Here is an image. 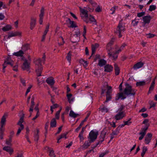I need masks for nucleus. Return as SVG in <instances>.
Instances as JSON below:
<instances>
[{
	"label": "nucleus",
	"mask_w": 157,
	"mask_h": 157,
	"mask_svg": "<svg viewBox=\"0 0 157 157\" xmlns=\"http://www.w3.org/2000/svg\"><path fill=\"white\" fill-rule=\"evenodd\" d=\"M3 149L4 150L8 152L10 154H11L13 151V149L9 146H5L3 147Z\"/></svg>",
	"instance_id": "nucleus-18"
},
{
	"label": "nucleus",
	"mask_w": 157,
	"mask_h": 157,
	"mask_svg": "<svg viewBox=\"0 0 157 157\" xmlns=\"http://www.w3.org/2000/svg\"><path fill=\"white\" fill-rule=\"evenodd\" d=\"M67 22H68L71 25L69 27L70 28H75L77 27L76 24L75 23V22L73 21H71L70 18H68L67 20Z\"/></svg>",
	"instance_id": "nucleus-21"
},
{
	"label": "nucleus",
	"mask_w": 157,
	"mask_h": 157,
	"mask_svg": "<svg viewBox=\"0 0 157 157\" xmlns=\"http://www.w3.org/2000/svg\"><path fill=\"white\" fill-rule=\"evenodd\" d=\"M36 24V19L33 17L31 18L30 28L32 30Z\"/></svg>",
	"instance_id": "nucleus-14"
},
{
	"label": "nucleus",
	"mask_w": 157,
	"mask_h": 157,
	"mask_svg": "<svg viewBox=\"0 0 157 157\" xmlns=\"http://www.w3.org/2000/svg\"><path fill=\"white\" fill-rule=\"evenodd\" d=\"M86 26L84 25L83 26V36L84 38L85 39H86Z\"/></svg>",
	"instance_id": "nucleus-48"
},
{
	"label": "nucleus",
	"mask_w": 157,
	"mask_h": 157,
	"mask_svg": "<svg viewBox=\"0 0 157 157\" xmlns=\"http://www.w3.org/2000/svg\"><path fill=\"white\" fill-rule=\"evenodd\" d=\"M56 122L55 118H53L50 122V127L52 128L56 127Z\"/></svg>",
	"instance_id": "nucleus-26"
},
{
	"label": "nucleus",
	"mask_w": 157,
	"mask_h": 157,
	"mask_svg": "<svg viewBox=\"0 0 157 157\" xmlns=\"http://www.w3.org/2000/svg\"><path fill=\"white\" fill-rule=\"evenodd\" d=\"M125 87L124 90L123 92L124 94L127 96L129 95H134L136 92L134 89H132V86L128 83H126Z\"/></svg>",
	"instance_id": "nucleus-1"
},
{
	"label": "nucleus",
	"mask_w": 157,
	"mask_h": 157,
	"mask_svg": "<svg viewBox=\"0 0 157 157\" xmlns=\"http://www.w3.org/2000/svg\"><path fill=\"white\" fill-rule=\"evenodd\" d=\"M44 13V8L42 7L40 10V13L39 15L40 18H43Z\"/></svg>",
	"instance_id": "nucleus-40"
},
{
	"label": "nucleus",
	"mask_w": 157,
	"mask_h": 157,
	"mask_svg": "<svg viewBox=\"0 0 157 157\" xmlns=\"http://www.w3.org/2000/svg\"><path fill=\"white\" fill-rule=\"evenodd\" d=\"M114 68L115 75H119L120 73V69L117 64L116 63L114 64Z\"/></svg>",
	"instance_id": "nucleus-24"
},
{
	"label": "nucleus",
	"mask_w": 157,
	"mask_h": 157,
	"mask_svg": "<svg viewBox=\"0 0 157 157\" xmlns=\"http://www.w3.org/2000/svg\"><path fill=\"white\" fill-rule=\"evenodd\" d=\"M79 115L78 114L75 113L72 110H71L70 112L69 115L72 117L75 118Z\"/></svg>",
	"instance_id": "nucleus-28"
},
{
	"label": "nucleus",
	"mask_w": 157,
	"mask_h": 157,
	"mask_svg": "<svg viewBox=\"0 0 157 157\" xmlns=\"http://www.w3.org/2000/svg\"><path fill=\"white\" fill-rule=\"evenodd\" d=\"M9 58H8L7 59V60H6L4 62H6V65L7 66V64H10L11 66H13V61H9Z\"/></svg>",
	"instance_id": "nucleus-42"
},
{
	"label": "nucleus",
	"mask_w": 157,
	"mask_h": 157,
	"mask_svg": "<svg viewBox=\"0 0 157 157\" xmlns=\"http://www.w3.org/2000/svg\"><path fill=\"white\" fill-rule=\"evenodd\" d=\"M54 151L52 149H51L49 151V155L52 157H55L56 155L54 153Z\"/></svg>",
	"instance_id": "nucleus-46"
},
{
	"label": "nucleus",
	"mask_w": 157,
	"mask_h": 157,
	"mask_svg": "<svg viewBox=\"0 0 157 157\" xmlns=\"http://www.w3.org/2000/svg\"><path fill=\"white\" fill-rule=\"evenodd\" d=\"M148 125H146L144 128H142L141 129L142 131L140 132L139 134H142V133H144L145 136L146 134V131L148 129Z\"/></svg>",
	"instance_id": "nucleus-30"
},
{
	"label": "nucleus",
	"mask_w": 157,
	"mask_h": 157,
	"mask_svg": "<svg viewBox=\"0 0 157 157\" xmlns=\"http://www.w3.org/2000/svg\"><path fill=\"white\" fill-rule=\"evenodd\" d=\"M61 108L58 111L56 114V117L57 119H59V114L61 111Z\"/></svg>",
	"instance_id": "nucleus-51"
},
{
	"label": "nucleus",
	"mask_w": 157,
	"mask_h": 157,
	"mask_svg": "<svg viewBox=\"0 0 157 157\" xmlns=\"http://www.w3.org/2000/svg\"><path fill=\"white\" fill-rule=\"evenodd\" d=\"M30 63L28 62L27 60L26 59H25L24 62L23 63L22 66V69L23 70H26L29 71L30 68Z\"/></svg>",
	"instance_id": "nucleus-7"
},
{
	"label": "nucleus",
	"mask_w": 157,
	"mask_h": 157,
	"mask_svg": "<svg viewBox=\"0 0 157 157\" xmlns=\"http://www.w3.org/2000/svg\"><path fill=\"white\" fill-rule=\"evenodd\" d=\"M6 116L4 114L2 117L1 121V124L2 126L5 125V122L6 121Z\"/></svg>",
	"instance_id": "nucleus-29"
},
{
	"label": "nucleus",
	"mask_w": 157,
	"mask_h": 157,
	"mask_svg": "<svg viewBox=\"0 0 157 157\" xmlns=\"http://www.w3.org/2000/svg\"><path fill=\"white\" fill-rule=\"evenodd\" d=\"M12 141V139L9 138L6 140V144L9 145H11V142Z\"/></svg>",
	"instance_id": "nucleus-44"
},
{
	"label": "nucleus",
	"mask_w": 157,
	"mask_h": 157,
	"mask_svg": "<svg viewBox=\"0 0 157 157\" xmlns=\"http://www.w3.org/2000/svg\"><path fill=\"white\" fill-rule=\"evenodd\" d=\"M24 128V125L23 124H21L20 127L18 129L17 132L16 134L17 136H18L20 133L21 131Z\"/></svg>",
	"instance_id": "nucleus-34"
},
{
	"label": "nucleus",
	"mask_w": 157,
	"mask_h": 157,
	"mask_svg": "<svg viewBox=\"0 0 157 157\" xmlns=\"http://www.w3.org/2000/svg\"><path fill=\"white\" fill-rule=\"evenodd\" d=\"M146 35L147 36V37L148 38H152L154 37L155 35L153 34H151V33H149L148 34H147Z\"/></svg>",
	"instance_id": "nucleus-54"
},
{
	"label": "nucleus",
	"mask_w": 157,
	"mask_h": 157,
	"mask_svg": "<svg viewBox=\"0 0 157 157\" xmlns=\"http://www.w3.org/2000/svg\"><path fill=\"white\" fill-rule=\"evenodd\" d=\"M36 73L37 76L39 77L41 75V72L42 71L43 68L42 67H36Z\"/></svg>",
	"instance_id": "nucleus-17"
},
{
	"label": "nucleus",
	"mask_w": 157,
	"mask_h": 157,
	"mask_svg": "<svg viewBox=\"0 0 157 157\" xmlns=\"http://www.w3.org/2000/svg\"><path fill=\"white\" fill-rule=\"evenodd\" d=\"M79 9L83 15H84V17L86 18H88V11L87 10L82 9L80 7H79Z\"/></svg>",
	"instance_id": "nucleus-16"
},
{
	"label": "nucleus",
	"mask_w": 157,
	"mask_h": 157,
	"mask_svg": "<svg viewBox=\"0 0 157 157\" xmlns=\"http://www.w3.org/2000/svg\"><path fill=\"white\" fill-rule=\"evenodd\" d=\"M99 109L102 112L107 113L108 111V109L107 108L105 107H103L99 108Z\"/></svg>",
	"instance_id": "nucleus-39"
},
{
	"label": "nucleus",
	"mask_w": 157,
	"mask_h": 157,
	"mask_svg": "<svg viewBox=\"0 0 157 157\" xmlns=\"http://www.w3.org/2000/svg\"><path fill=\"white\" fill-rule=\"evenodd\" d=\"M144 65V63L141 62H139L135 64L133 66V68L135 69H137L141 67Z\"/></svg>",
	"instance_id": "nucleus-19"
},
{
	"label": "nucleus",
	"mask_w": 157,
	"mask_h": 157,
	"mask_svg": "<svg viewBox=\"0 0 157 157\" xmlns=\"http://www.w3.org/2000/svg\"><path fill=\"white\" fill-rule=\"evenodd\" d=\"M151 139L145 137V142L146 144H148L151 141Z\"/></svg>",
	"instance_id": "nucleus-56"
},
{
	"label": "nucleus",
	"mask_w": 157,
	"mask_h": 157,
	"mask_svg": "<svg viewBox=\"0 0 157 157\" xmlns=\"http://www.w3.org/2000/svg\"><path fill=\"white\" fill-rule=\"evenodd\" d=\"M11 29V26L10 25H7L2 28V30L5 32L8 31Z\"/></svg>",
	"instance_id": "nucleus-31"
},
{
	"label": "nucleus",
	"mask_w": 157,
	"mask_h": 157,
	"mask_svg": "<svg viewBox=\"0 0 157 157\" xmlns=\"http://www.w3.org/2000/svg\"><path fill=\"white\" fill-rule=\"evenodd\" d=\"M24 54V52L22 50L19 51L18 52H14L13 53V55L17 57H22Z\"/></svg>",
	"instance_id": "nucleus-20"
},
{
	"label": "nucleus",
	"mask_w": 157,
	"mask_h": 157,
	"mask_svg": "<svg viewBox=\"0 0 157 157\" xmlns=\"http://www.w3.org/2000/svg\"><path fill=\"white\" fill-rule=\"evenodd\" d=\"M105 135L106 133L104 132H102L101 133L99 136V140L101 141V142H103L104 141Z\"/></svg>",
	"instance_id": "nucleus-27"
},
{
	"label": "nucleus",
	"mask_w": 157,
	"mask_h": 157,
	"mask_svg": "<svg viewBox=\"0 0 157 157\" xmlns=\"http://www.w3.org/2000/svg\"><path fill=\"white\" fill-rule=\"evenodd\" d=\"M79 62L80 63L82 64H85L86 66H87L88 65V63L86 61L84 60L83 59H81L80 60Z\"/></svg>",
	"instance_id": "nucleus-58"
},
{
	"label": "nucleus",
	"mask_w": 157,
	"mask_h": 157,
	"mask_svg": "<svg viewBox=\"0 0 157 157\" xmlns=\"http://www.w3.org/2000/svg\"><path fill=\"white\" fill-rule=\"evenodd\" d=\"M107 63L106 61L103 59H100L99 61L98 65L101 67L105 65Z\"/></svg>",
	"instance_id": "nucleus-23"
},
{
	"label": "nucleus",
	"mask_w": 157,
	"mask_h": 157,
	"mask_svg": "<svg viewBox=\"0 0 157 157\" xmlns=\"http://www.w3.org/2000/svg\"><path fill=\"white\" fill-rule=\"evenodd\" d=\"M112 98V95L110 94H106V99L105 102H107Z\"/></svg>",
	"instance_id": "nucleus-49"
},
{
	"label": "nucleus",
	"mask_w": 157,
	"mask_h": 157,
	"mask_svg": "<svg viewBox=\"0 0 157 157\" xmlns=\"http://www.w3.org/2000/svg\"><path fill=\"white\" fill-rule=\"evenodd\" d=\"M147 147L145 146L143 147L142 148V151L141 153V156L142 157H144L146 152L147 151Z\"/></svg>",
	"instance_id": "nucleus-32"
},
{
	"label": "nucleus",
	"mask_w": 157,
	"mask_h": 157,
	"mask_svg": "<svg viewBox=\"0 0 157 157\" xmlns=\"http://www.w3.org/2000/svg\"><path fill=\"white\" fill-rule=\"evenodd\" d=\"M125 116V112H118L115 116V119L116 120H119L122 119Z\"/></svg>",
	"instance_id": "nucleus-6"
},
{
	"label": "nucleus",
	"mask_w": 157,
	"mask_h": 157,
	"mask_svg": "<svg viewBox=\"0 0 157 157\" xmlns=\"http://www.w3.org/2000/svg\"><path fill=\"white\" fill-rule=\"evenodd\" d=\"M34 96H33L32 97L31 100V106H34L35 105V103L34 102Z\"/></svg>",
	"instance_id": "nucleus-62"
},
{
	"label": "nucleus",
	"mask_w": 157,
	"mask_h": 157,
	"mask_svg": "<svg viewBox=\"0 0 157 157\" xmlns=\"http://www.w3.org/2000/svg\"><path fill=\"white\" fill-rule=\"evenodd\" d=\"M21 34V33L18 32H15L14 33H11L10 34H9L8 36V38H10L11 37L13 36H16L20 35Z\"/></svg>",
	"instance_id": "nucleus-25"
},
{
	"label": "nucleus",
	"mask_w": 157,
	"mask_h": 157,
	"mask_svg": "<svg viewBox=\"0 0 157 157\" xmlns=\"http://www.w3.org/2000/svg\"><path fill=\"white\" fill-rule=\"evenodd\" d=\"M122 21V20L119 21L116 31V33L118 34L119 38H121L122 36V34L125 30L124 25L123 24Z\"/></svg>",
	"instance_id": "nucleus-2"
},
{
	"label": "nucleus",
	"mask_w": 157,
	"mask_h": 157,
	"mask_svg": "<svg viewBox=\"0 0 157 157\" xmlns=\"http://www.w3.org/2000/svg\"><path fill=\"white\" fill-rule=\"evenodd\" d=\"M98 135V131H95L94 130H91L90 132L88 139L90 140L91 142H94L97 138Z\"/></svg>",
	"instance_id": "nucleus-3"
},
{
	"label": "nucleus",
	"mask_w": 157,
	"mask_h": 157,
	"mask_svg": "<svg viewBox=\"0 0 157 157\" xmlns=\"http://www.w3.org/2000/svg\"><path fill=\"white\" fill-rule=\"evenodd\" d=\"M37 133L35 134L34 136V140L36 141L37 142L39 139V135L38 133L39 131L38 129L37 130Z\"/></svg>",
	"instance_id": "nucleus-50"
},
{
	"label": "nucleus",
	"mask_w": 157,
	"mask_h": 157,
	"mask_svg": "<svg viewBox=\"0 0 157 157\" xmlns=\"http://www.w3.org/2000/svg\"><path fill=\"white\" fill-rule=\"evenodd\" d=\"M80 32L79 30H77L75 32V34L71 38V41L73 43H75L78 41L80 37Z\"/></svg>",
	"instance_id": "nucleus-4"
},
{
	"label": "nucleus",
	"mask_w": 157,
	"mask_h": 157,
	"mask_svg": "<svg viewBox=\"0 0 157 157\" xmlns=\"http://www.w3.org/2000/svg\"><path fill=\"white\" fill-rule=\"evenodd\" d=\"M151 19V17L150 15H147L143 17V20L145 24H149Z\"/></svg>",
	"instance_id": "nucleus-10"
},
{
	"label": "nucleus",
	"mask_w": 157,
	"mask_h": 157,
	"mask_svg": "<svg viewBox=\"0 0 157 157\" xmlns=\"http://www.w3.org/2000/svg\"><path fill=\"white\" fill-rule=\"evenodd\" d=\"M90 22H93L94 24H96V21L94 18V17L93 16H92L91 15H90Z\"/></svg>",
	"instance_id": "nucleus-37"
},
{
	"label": "nucleus",
	"mask_w": 157,
	"mask_h": 157,
	"mask_svg": "<svg viewBox=\"0 0 157 157\" xmlns=\"http://www.w3.org/2000/svg\"><path fill=\"white\" fill-rule=\"evenodd\" d=\"M124 95V93L122 92L117 94V96L115 97V100H118L120 98L122 100L125 99L126 98V97Z\"/></svg>",
	"instance_id": "nucleus-8"
},
{
	"label": "nucleus",
	"mask_w": 157,
	"mask_h": 157,
	"mask_svg": "<svg viewBox=\"0 0 157 157\" xmlns=\"http://www.w3.org/2000/svg\"><path fill=\"white\" fill-rule=\"evenodd\" d=\"M108 54L109 57L111 58L112 59L114 60H116L117 58L118 54L116 52H113V50L107 52Z\"/></svg>",
	"instance_id": "nucleus-5"
},
{
	"label": "nucleus",
	"mask_w": 157,
	"mask_h": 157,
	"mask_svg": "<svg viewBox=\"0 0 157 157\" xmlns=\"http://www.w3.org/2000/svg\"><path fill=\"white\" fill-rule=\"evenodd\" d=\"M118 8V6H114L112 7L110 9V10L111 11V12L110 13L112 14H114L115 12V10Z\"/></svg>",
	"instance_id": "nucleus-43"
},
{
	"label": "nucleus",
	"mask_w": 157,
	"mask_h": 157,
	"mask_svg": "<svg viewBox=\"0 0 157 157\" xmlns=\"http://www.w3.org/2000/svg\"><path fill=\"white\" fill-rule=\"evenodd\" d=\"M46 82L48 84L51 86L53 85L55 82L54 78L52 77L48 78L46 79Z\"/></svg>",
	"instance_id": "nucleus-12"
},
{
	"label": "nucleus",
	"mask_w": 157,
	"mask_h": 157,
	"mask_svg": "<svg viewBox=\"0 0 157 157\" xmlns=\"http://www.w3.org/2000/svg\"><path fill=\"white\" fill-rule=\"evenodd\" d=\"M66 135L67 134L65 133L61 134L59 136V139H61L63 138H65V139H66Z\"/></svg>",
	"instance_id": "nucleus-61"
},
{
	"label": "nucleus",
	"mask_w": 157,
	"mask_h": 157,
	"mask_svg": "<svg viewBox=\"0 0 157 157\" xmlns=\"http://www.w3.org/2000/svg\"><path fill=\"white\" fill-rule=\"evenodd\" d=\"M24 114H23L22 116L20 117V120L17 123V124L20 126L21 124H22V123L24 121Z\"/></svg>",
	"instance_id": "nucleus-35"
},
{
	"label": "nucleus",
	"mask_w": 157,
	"mask_h": 157,
	"mask_svg": "<svg viewBox=\"0 0 157 157\" xmlns=\"http://www.w3.org/2000/svg\"><path fill=\"white\" fill-rule=\"evenodd\" d=\"M20 81L21 83L23 85L25 86H26V82H25V81L22 78H20Z\"/></svg>",
	"instance_id": "nucleus-57"
},
{
	"label": "nucleus",
	"mask_w": 157,
	"mask_h": 157,
	"mask_svg": "<svg viewBox=\"0 0 157 157\" xmlns=\"http://www.w3.org/2000/svg\"><path fill=\"white\" fill-rule=\"evenodd\" d=\"M95 11L96 12H99L101 11V10L99 6H98L96 8L95 10Z\"/></svg>",
	"instance_id": "nucleus-64"
},
{
	"label": "nucleus",
	"mask_w": 157,
	"mask_h": 157,
	"mask_svg": "<svg viewBox=\"0 0 157 157\" xmlns=\"http://www.w3.org/2000/svg\"><path fill=\"white\" fill-rule=\"evenodd\" d=\"M156 6L155 5H151L150 6L148 10L150 11L154 10L156 9Z\"/></svg>",
	"instance_id": "nucleus-41"
},
{
	"label": "nucleus",
	"mask_w": 157,
	"mask_h": 157,
	"mask_svg": "<svg viewBox=\"0 0 157 157\" xmlns=\"http://www.w3.org/2000/svg\"><path fill=\"white\" fill-rule=\"evenodd\" d=\"M14 134V133L13 131H11V132H10V135L9 136V138H10V139H12Z\"/></svg>",
	"instance_id": "nucleus-63"
},
{
	"label": "nucleus",
	"mask_w": 157,
	"mask_h": 157,
	"mask_svg": "<svg viewBox=\"0 0 157 157\" xmlns=\"http://www.w3.org/2000/svg\"><path fill=\"white\" fill-rule=\"evenodd\" d=\"M138 23V21H137L136 19L134 20H132V25L133 26H137Z\"/></svg>",
	"instance_id": "nucleus-38"
},
{
	"label": "nucleus",
	"mask_w": 157,
	"mask_h": 157,
	"mask_svg": "<svg viewBox=\"0 0 157 157\" xmlns=\"http://www.w3.org/2000/svg\"><path fill=\"white\" fill-rule=\"evenodd\" d=\"M72 96V94H69L68 93L67 94V97L68 101L70 103L73 101V100L72 99H71V98Z\"/></svg>",
	"instance_id": "nucleus-33"
},
{
	"label": "nucleus",
	"mask_w": 157,
	"mask_h": 157,
	"mask_svg": "<svg viewBox=\"0 0 157 157\" xmlns=\"http://www.w3.org/2000/svg\"><path fill=\"white\" fill-rule=\"evenodd\" d=\"M92 47V53H91V56H92L93 55H94L96 51V47H95L94 46H93V45H92L91 46Z\"/></svg>",
	"instance_id": "nucleus-52"
},
{
	"label": "nucleus",
	"mask_w": 157,
	"mask_h": 157,
	"mask_svg": "<svg viewBox=\"0 0 157 157\" xmlns=\"http://www.w3.org/2000/svg\"><path fill=\"white\" fill-rule=\"evenodd\" d=\"M30 48L29 45L28 44H25L23 45L21 47V50L24 51L25 52Z\"/></svg>",
	"instance_id": "nucleus-22"
},
{
	"label": "nucleus",
	"mask_w": 157,
	"mask_h": 157,
	"mask_svg": "<svg viewBox=\"0 0 157 157\" xmlns=\"http://www.w3.org/2000/svg\"><path fill=\"white\" fill-rule=\"evenodd\" d=\"M107 90L106 92V94H111L112 92V87L111 86H108Z\"/></svg>",
	"instance_id": "nucleus-45"
},
{
	"label": "nucleus",
	"mask_w": 157,
	"mask_h": 157,
	"mask_svg": "<svg viewBox=\"0 0 157 157\" xmlns=\"http://www.w3.org/2000/svg\"><path fill=\"white\" fill-rule=\"evenodd\" d=\"M92 142H91L90 140L86 141L82 146L83 148L84 149H87L90 145L91 143Z\"/></svg>",
	"instance_id": "nucleus-13"
},
{
	"label": "nucleus",
	"mask_w": 157,
	"mask_h": 157,
	"mask_svg": "<svg viewBox=\"0 0 157 157\" xmlns=\"http://www.w3.org/2000/svg\"><path fill=\"white\" fill-rule=\"evenodd\" d=\"M71 54L70 51L68 53L67 56H66V58L67 59V60L70 62L71 59Z\"/></svg>",
	"instance_id": "nucleus-47"
},
{
	"label": "nucleus",
	"mask_w": 157,
	"mask_h": 157,
	"mask_svg": "<svg viewBox=\"0 0 157 157\" xmlns=\"http://www.w3.org/2000/svg\"><path fill=\"white\" fill-rule=\"evenodd\" d=\"M113 67L112 66L109 64H106L104 67V71L106 72H110L113 70Z\"/></svg>",
	"instance_id": "nucleus-11"
},
{
	"label": "nucleus",
	"mask_w": 157,
	"mask_h": 157,
	"mask_svg": "<svg viewBox=\"0 0 157 157\" xmlns=\"http://www.w3.org/2000/svg\"><path fill=\"white\" fill-rule=\"evenodd\" d=\"M113 40H112L108 43L106 46V49L107 51V52L113 50H112L113 48L111 46L113 44Z\"/></svg>",
	"instance_id": "nucleus-9"
},
{
	"label": "nucleus",
	"mask_w": 157,
	"mask_h": 157,
	"mask_svg": "<svg viewBox=\"0 0 157 157\" xmlns=\"http://www.w3.org/2000/svg\"><path fill=\"white\" fill-rule=\"evenodd\" d=\"M36 65V67H39L42 66L41 63L43 62L39 58L36 60L34 62Z\"/></svg>",
	"instance_id": "nucleus-15"
},
{
	"label": "nucleus",
	"mask_w": 157,
	"mask_h": 157,
	"mask_svg": "<svg viewBox=\"0 0 157 157\" xmlns=\"http://www.w3.org/2000/svg\"><path fill=\"white\" fill-rule=\"evenodd\" d=\"M109 152L108 151H106L104 152L101 153L99 155V157H104L105 155L108 154Z\"/></svg>",
	"instance_id": "nucleus-53"
},
{
	"label": "nucleus",
	"mask_w": 157,
	"mask_h": 157,
	"mask_svg": "<svg viewBox=\"0 0 157 157\" xmlns=\"http://www.w3.org/2000/svg\"><path fill=\"white\" fill-rule=\"evenodd\" d=\"M145 14V12H142L141 13H138L137 14V16L139 17H140L144 15Z\"/></svg>",
	"instance_id": "nucleus-60"
},
{
	"label": "nucleus",
	"mask_w": 157,
	"mask_h": 157,
	"mask_svg": "<svg viewBox=\"0 0 157 157\" xmlns=\"http://www.w3.org/2000/svg\"><path fill=\"white\" fill-rule=\"evenodd\" d=\"M130 120L131 119H130L128 120L127 121H124V125H129L132 123V122L130 121Z\"/></svg>",
	"instance_id": "nucleus-59"
},
{
	"label": "nucleus",
	"mask_w": 157,
	"mask_h": 157,
	"mask_svg": "<svg viewBox=\"0 0 157 157\" xmlns=\"http://www.w3.org/2000/svg\"><path fill=\"white\" fill-rule=\"evenodd\" d=\"M145 82L144 81H140L137 82L136 83V85L137 86H144L145 85Z\"/></svg>",
	"instance_id": "nucleus-36"
},
{
	"label": "nucleus",
	"mask_w": 157,
	"mask_h": 157,
	"mask_svg": "<svg viewBox=\"0 0 157 157\" xmlns=\"http://www.w3.org/2000/svg\"><path fill=\"white\" fill-rule=\"evenodd\" d=\"M125 106L123 105H121L120 107L118 109V111L119 112H124V111H122L123 110Z\"/></svg>",
	"instance_id": "nucleus-55"
}]
</instances>
